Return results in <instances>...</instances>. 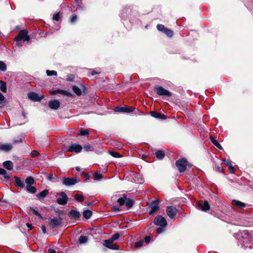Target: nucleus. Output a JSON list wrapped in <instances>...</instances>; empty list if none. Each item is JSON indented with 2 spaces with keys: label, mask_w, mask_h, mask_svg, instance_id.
Listing matches in <instances>:
<instances>
[{
  "label": "nucleus",
  "mask_w": 253,
  "mask_h": 253,
  "mask_svg": "<svg viewBox=\"0 0 253 253\" xmlns=\"http://www.w3.org/2000/svg\"><path fill=\"white\" fill-rule=\"evenodd\" d=\"M59 195L60 197L56 199V202L60 205H65L68 202V198L66 194L64 192H61L59 193Z\"/></svg>",
  "instance_id": "obj_10"
},
{
  "label": "nucleus",
  "mask_w": 253,
  "mask_h": 253,
  "mask_svg": "<svg viewBox=\"0 0 253 253\" xmlns=\"http://www.w3.org/2000/svg\"><path fill=\"white\" fill-rule=\"evenodd\" d=\"M32 157H37L40 155V153L37 151H33L31 153Z\"/></svg>",
  "instance_id": "obj_58"
},
{
  "label": "nucleus",
  "mask_w": 253,
  "mask_h": 253,
  "mask_svg": "<svg viewBox=\"0 0 253 253\" xmlns=\"http://www.w3.org/2000/svg\"><path fill=\"white\" fill-rule=\"evenodd\" d=\"M157 28L158 30L159 31L162 32L163 33H164L165 31L167 29L166 27H165L164 25L162 24H158L157 25Z\"/></svg>",
  "instance_id": "obj_51"
},
{
  "label": "nucleus",
  "mask_w": 253,
  "mask_h": 253,
  "mask_svg": "<svg viewBox=\"0 0 253 253\" xmlns=\"http://www.w3.org/2000/svg\"><path fill=\"white\" fill-rule=\"evenodd\" d=\"M143 244V241L140 240V241L135 243L134 247L135 248L140 247L142 246Z\"/></svg>",
  "instance_id": "obj_54"
},
{
  "label": "nucleus",
  "mask_w": 253,
  "mask_h": 253,
  "mask_svg": "<svg viewBox=\"0 0 253 253\" xmlns=\"http://www.w3.org/2000/svg\"><path fill=\"white\" fill-rule=\"evenodd\" d=\"M109 154L114 158H121L122 156L116 151H109Z\"/></svg>",
  "instance_id": "obj_46"
},
{
  "label": "nucleus",
  "mask_w": 253,
  "mask_h": 253,
  "mask_svg": "<svg viewBox=\"0 0 253 253\" xmlns=\"http://www.w3.org/2000/svg\"><path fill=\"white\" fill-rule=\"evenodd\" d=\"M92 214V212L89 210H85L83 212V216L86 219L91 217Z\"/></svg>",
  "instance_id": "obj_34"
},
{
  "label": "nucleus",
  "mask_w": 253,
  "mask_h": 253,
  "mask_svg": "<svg viewBox=\"0 0 253 253\" xmlns=\"http://www.w3.org/2000/svg\"><path fill=\"white\" fill-rule=\"evenodd\" d=\"M73 91L76 93V94L78 96H80L82 95V90L77 86L74 85L72 86Z\"/></svg>",
  "instance_id": "obj_35"
},
{
  "label": "nucleus",
  "mask_w": 253,
  "mask_h": 253,
  "mask_svg": "<svg viewBox=\"0 0 253 253\" xmlns=\"http://www.w3.org/2000/svg\"><path fill=\"white\" fill-rule=\"evenodd\" d=\"M75 199L79 202H82L84 201V197L83 195L76 194L74 196Z\"/></svg>",
  "instance_id": "obj_43"
},
{
  "label": "nucleus",
  "mask_w": 253,
  "mask_h": 253,
  "mask_svg": "<svg viewBox=\"0 0 253 253\" xmlns=\"http://www.w3.org/2000/svg\"><path fill=\"white\" fill-rule=\"evenodd\" d=\"M197 205L199 208L204 211H207L210 209V204L207 200L199 201L197 203Z\"/></svg>",
  "instance_id": "obj_13"
},
{
  "label": "nucleus",
  "mask_w": 253,
  "mask_h": 253,
  "mask_svg": "<svg viewBox=\"0 0 253 253\" xmlns=\"http://www.w3.org/2000/svg\"><path fill=\"white\" fill-rule=\"evenodd\" d=\"M112 211H114V212H118L120 211V208L119 207H117V206H113L112 208Z\"/></svg>",
  "instance_id": "obj_57"
},
{
  "label": "nucleus",
  "mask_w": 253,
  "mask_h": 253,
  "mask_svg": "<svg viewBox=\"0 0 253 253\" xmlns=\"http://www.w3.org/2000/svg\"><path fill=\"white\" fill-rule=\"evenodd\" d=\"M210 140L211 142L212 143V144L216 147L217 148H218L220 150H223V147L220 144V143L217 141V140L215 139V137L213 136H210Z\"/></svg>",
  "instance_id": "obj_26"
},
{
  "label": "nucleus",
  "mask_w": 253,
  "mask_h": 253,
  "mask_svg": "<svg viewBox=\"0 0 253 253\" xmlns=\"http://www.w3.org/2000/svg\"><path fill=\"white\" fill-rule=\"evenodd\" d=\"M135 108L132 106H118L116 107L114 110L116 112L120 113H131L134 111Z\"/></svg>",
  "instance_id": "obj_9"
},
{
  "label": "nucleus",
  "mask_w": 253,
  "mask_h": 253,
  "mask_svg": "<svg viewBox=\"0 0 253 253\" xmlns=\"http://www.w3.org/2000/svg\"><path fill=\"white\" fill-rule=\"evenodd\" d=\"M12 148V146L10 144H4L0 145V150L5 152L10 151Z\"/></svg>",
  "instance_id": "obj_24"
},
{
  "label": "nucleus",
  "mask_w": 253,
  "mask_h": 253,
  "mask_svg": "<svg viewBox=\"0 0 253 253\" xmlns=\"http://www.w3.org/2000/svg\"><path fill=\"white\" fill-rule=\"evenodd\" d=\"M83 148L85 151H92L94 149V148L88 143L84 145Z\"/></svg>",
  "instance_id": "obj_41"
},
{
  "label": "nucleus",
  "mask_w": 253,
  "mask_h": 253,
  "mask_svg": "<svg viewBox=\"0 0 253 253\" xmlns=\"http://www.w3.org/2000/svg\"><path fill=\"white\" fill-rule=\"evenodd\" d=\"M46 73L48 76H56L57 75V72L54 70L51 71V70H47L46 71Z\"/></svg>",
  "instance_id": "obj_48"
},
{
  "label": "nucleus",
  "mask_w": 253,
  "mask_h": 253,
  "mask_svg": "<svg viewBox=\"0 0 253 253\" xmlns=\"http://www.w3.org/2000/svg\"><path fill=\"white\" fill-rule=\"evenodd\" d=\"M26 226L28 228L29 230H31L33 228V225L29 223H26Z\"/></svg>",
  "instance_id": "obj_61"
},
{
  "label": "nucleus",
  "mask_w": 253,
  "mask_h": 253,
  "mask_svg": "<svg viewBox=\"0 0 253 253\" xmlns=\"http://www.w3.org/2000/svg\"><path fill=\"white\" fill-rule=\"evenodd\" d=\"M26 189L27 192L31 194H35L37 192V188L32 185H26Z\"/></svg>",
  "instance_id": "obj_29"
},
{
  "label": "nucleus",
  "mask_w": 253,
  "mask_h": 253,
  "mask_svg": "<svg viewBox=\"0 0 253 253\" xmlns=\"http://www.w3.org/2000/svg\"><path fill=\"white\" fill-rule=\"evenodd\" d=\"M0 175H3L5 179L7 181H9L12 175V173H8L4 169L0 168Z\"/></svg>",
  "instance_id": "obj_20"
},
{
  "label": "nucleus",
  "mask_w": 253,
  "mask_h": 253,
  "mask_svg": "<svg viewBox=\"0 0 253 253\" xmlns=\"http://www.w3.org/2000/svg\"><path fill=\"white\" fill-rule=\"evenodd\" d=\"M0 102L1 103H4L5 102V98L3 95L0 92Z\"/></svg>",
  "instance_id": "obj_56"
},
{
  "label": "nucleus",
  "mask_w": 253,
  "mask_h": 253,
  "mask_svg": "<svg viewBox=\"0 0 253 253\" xmlns=\"http://www.w3.org/2000/svg\"><path fill=\"white\" fill-rule=\"evenodd\" d=\"M154 91L159 96H163L168 97H170L172 96V93L171 92L164 88L161 85H155L154 87Z\"/></svg>",
  "instance_id": "obj_4"
},
{
  "label": "nucleus",
  "mask_w": 253,
  "mask_h": 253,
  "mask_svg": "<svg viewBox=\"0 0 253 253\" xmlns=\"http://www.w3.org/2000/svg\"><path fill=\"white\" fill-rule=\"evenodd\" d=\"M30 210L33 212V214L37 216L39 218L42 219L43 217L41 214L36 210L33 207H29Z\"/></svg>",
  "instance_id": "obj_40"
},
{
  "label": "nucleus",
  "mask_w": 253,
  "mask_h": 253,
  "mask_svg": "<svg viewBox=\"0 0 253 253\" xmlns=\"http://www.w3.org/2000/svg\"><path fill=\"white\" fill-rule=\"evenodd\" d=\"M49 193L48 190L47 189H44L42 192L39 193L37 195V197L39 199H42L45 197H46Z\"/></svg>",
  "instance_id": "obj_23"
},
{
  "label": "nucleus",
  "mask_w": 253,
  "mask_h": 253,
  "mask_svg": "<svg viewBox=\"0 0 253 253\" xmlns=\"http://www.w3.org/2000/svg\"><path fill=\"white\" fill-rule=\"evenodd\" d=\"M178 211V209L173 206H168L166 208V212L168 216L171 219H175V217L177 212Z\"/></svg>",
  "instance_id": "obj_8"
},
{
  "label": "nucleus",
  "mask_w": 253,
  "mask_h": 253,
  "mask_svg": "<svg viewBox=\"0 0 253 253\" xmlns=\"http://www.w3.org/2000/svg\"><path fill=\"white\" fill-rule=\"evenodd\" d=\"M246 4L248 9H252L253 8V0L248 1Z\"/></svg>",
  "instance_id": "obj_53"
},
{
  "label": "nucleus",
  "mask_w": 253,
  "mask_h": 253,
  "mask_svg": "<svg viewBox=\"0 0 253 253\" xmlns=\"http://www.w3.org/2000/svg\"><path fill=\"white\" fill-rule=\"evenodd\" d=\"M168 37L171 38L173 36V31L168 28L166 29L164 33Z\"/></svg>",
  "instance_id": "obj_42"
},
{
  "label": "nucleus",
  "mask_w": 253,
  "mask_h": 253,
  "mask_svg": "<svg viewBox=\"0 0 253 253\" xmlns=\"http://www.w3.org/2000/svg\"><path fill=\"white\" fill-rule=\"evenodd\" d=\"M155 155L158 159L162 160L165 156V153L164 151L160 150L157 151Z\"/></svg>",
  "instance_id": "obj_28"
},
{
  "label": "nucleus",
  "mask_w": 253,
  "mask_h": 253,
  "mask_svg": "<svg viewBox=\"0 0 253 253\" xmlns=\"http://www.w3.org/2000/svg\"><path fill=\"white\" fill-rule=\"evenodd\" d=\"M54 211L56 213L58 214V218H60V217H61V218L63 219V216L65 214V212L64 211L60 210L59 209H55L54 210Z\"/></svg>",
  "instance_id": "obj_45"
},
{
  "label": "nucleus",
  "mask_w": 253,
  "mask_h": 253,
  "mask_svg": "<svg viewBox=\"0 0 253 253\" xmlns=\"http://www.w3.org/2000/svg\"><path fill=\"white\" fill-rule=\"evenodd\" d=\"M83 93L84 95L88 93L87 89L84 87V86H83Z\"/></svg>",
  "instance_id": "obj_62"
},
{
  "label": "nucleus",
  "mask_w": 253,
  "mask_h": 253,
  "mask_svg": "<svg viewBox=\"0 0 253 253\" xmlns=\"http://www.w3.org/2000/svg\"><path fill=\"white\" fill-rule=\"evenodd\" d=\"M225 165L228 166V169L230 171L231 173H234L235 172V169L234 167L232 166L231 162L230 160H225L224 161Z\"/></svg>",
  "instance_id": "obj_27"
},
{
  "label": "nucleus",
  "mask_w": 253,
  "mask_h": 253,
  "mask_svg": "<svg viewBox=\"0 0 253 253\" xmlns=\"http://www.w3.org/2000/svg\"><path fill=\"white\" fill-rule=\"evenodd\" d=\"M240 234L243 239V245L245 248H253V237L251 236L248 230L241 231Z\"/></svg>",
  "instance_id": "obj_3"
},
{
  "label": "nucleus",
  "mask_w": 253,
  "mask_h": 253,
  "mask_svg": "<svg viewBox=\"0 0 253 253\" xmlns=\"http://www.w3.org/2000/svg\"><path fill=\"white\" fill-rule=\"evenodd\" d=\"M0 70L3 72L6 70V65L5 63L2 61H0Z\"/></svg>",
  "instance_id": "obj_50"
},
{
  "label": "nucleus",
  "mask_w": 253,
  "mask_h": 253,
  "mask_svg": "<svg viewBox=\"0 0 253 253\" xmlns=\"http://www.w3.org/2000/svg\"><path fill=\"white\" fill-rule=\"evenodd\" d=\"M41 228H42V233L43 234H45L46 233V227H45V226L44 225H42L41 226Z\"/></svg>",
  "instance_id": "obj_63"
},
{
  "label": "nucleus",
  "mask_w": 253,
  "mask_h": 253,
  "mask_svg": "<svg viewBox=\"0 0 253 253\" xmlns=\"http://www.w3.org/2000/svg\"><path fill=\"white\" fill-rule=\"evenodd\" d=\"M188 164V162L185 158L179 159L175 162V166L180 173L183 172L186 170Z\"/></svg>",
  "instance_id": "obj_5"
},
{
  "label": "nucleus",
  "mask_w": 253,
  "mask_h": 253,
  "mask_svg": "<svg viewBox=\"0 0 253 253\" xmlns=\"http://www.w3.org/2000/svg\"><path fill=\"white\" fill-rule=\"evenodd\" d=\"M94 177L95 180H100L103 178V175L101 173H99L97 172H95L94 173Z\"/></svg>",
  "instance_id": "obj_47"
},
{
  "label": "nucleus",
  "mask_w": 253,
  "mask_h": 253,
  "mask_svg": "<svg viewBox=\"0 0 253 253\" xmlns=\"http://www.w3.org/2000/svg\"><path fill=\"white\" fill-rule=\"evenodd\" d=\"M159 203L160 201L159 200H153L151 202L148 203L149 207L151 208V210L149 212V215H152L159 210Z\"/></svg>",
  "instance_id": "obj_7"
},
{
  "label": "nucleus",
  "mask_w": 253,
  "mask_h": 253,
  "mask_svg": "<svg viewBox=\"0 0 253 253\" xmlns=\"http://www.w3.org/2000/svg\"><path fill=\"white\" fill-rule=\"evenodd\" d=\"M28 98L32 101L35 102H40L44 98V95L40 96L37 93L34 92H30L28 94Z\"/></svg>",
  "instance_id": "obj_12"
},
{
  "label": "nucleus",
  "mask_w": 253,
  "mask_h": 253,
  "mask_svg": "<svg viewBox=\"0 0 253 253\" xmlns=\"http://www.w3.org/2000/svg\"><path fill=\"white\" fill-rule=\"evenodd\" d=\"M81 175L85 177L86 181H91V176L87 172L83 171L81 172Z\"/></svg>",
  "instance_id": "obj_44"
},
{
  "label": "nucleus",
  "mask_w": 253,
  "mask_h": 253,
  "mask_svg": "<svg viewBox=\"0 0 253 253\" xmlns=\"http://www.w3.org/2000/svg\"><path fill=\"white\" fill-rule=\"evenodd\" d=\"M150 114L151 116L156 119L164 120L167 119V116L164 114L160 113L156 111H150Z\"/></svg>",
  "instance_id": "obj_17"
},
{
  "label": "nucleus",
  "mask_w": 253,
  "mask_h": 253,
  "mask_svg": "<svg viewBox=\"0 0 253 253\" xmlns=\"http://www.w3.org/2000/svg\"><path fill=\"white\" fill-rule=\"evenodd\" d=\"M89 134V132L88 129L85 128H82L80 130V132L78 133L79 135H83V136H88Z\"/></svg>",
  "instance_id": "obj_39"
},
{
  "label": "nucleus",
  "mask_w": 253,
  "mask_h": 253,
  "mask_svg": "<svg viewBox=\"0 0 253 253\" xmlns=\"http://www.w3.org/2000/svg\"><path fill=\"white\" fill-rule=\"evenodd\" d=\"M68 215L69 217H71L73 219H78L79 218L81 214L79 211L75 210H71L68 213Z\"/></svg>",
  "instance_id": "obj_18"
},
{
  "label": "nucleus",
  "mask_w": 253,
  "mask_h": 253,
  "mask_svg": "<svg viewBox=\"0 0 253 253\" xmlns=\"http://www.w3.org/2000/svg\"><path fill=\"white\" fill-rule=\"evenodd\" d=\"M216 170L220 172H224V169L222 167L217 166Z\"/></svg>",
  "instance_id": "obj_59"
},
{
  "label": "nucleus",
  "mask_w": 253,
  "mask_h": 253,
  "mask_svg": "<svg viewBox=\"0 0 253 253\" xmlns=\"http://www.w3.org/2000/svg\"><path fill=\"white\" fill-rule=\"evenodd\" d=\"M63 218H57L54 217L53 218H49V225L51 226V228L53 229L56 227L62 224Z\"/></svg>",
  "instance_id": "obj_11"
},
{
  "label": "nucleus",
  "mask_w": 253,
  "mask_h": 253,
  "mask_svg": "<svg viewBox=\"0 0 253 253\" xmlns=\"http://www.w3.org/2000/svg\"><path fill=\"white\" fill-rule=\"evenodd\" d=\"M134 203L135 201L134 200L126 198V201L125 204L126 207L127 209H130L133 207V205L134 204Z\"/></svg>",
  "instance_id": "obj_31"
},
{
  "label": "nucleus",
  "mask_w": 253,
  "mask_h": 253,
  "mask_svg": "<svg viewBox=\"0 0 253 253\" xmlns=\"http://www.w3.org/2000/svg\"><path fill=\"white\" fill-rule=\"evenodd\" d=\"M48 253H56V251L54 249L49 248L48 250Z\"/></svg>",
  "instance_id": "obj_64"
},
{
  "label": "nucleus",
  "mask_w": 253,
  "mask_h": 253,
  "mask_svg": "<svg viewBox=\"0 0 253 253\" xmlns=\"http://www.w3.org/2000/svg\"><path fill=\"white\" fill-rule=\"evenodd\" d=\"M126 196L125 194H124L122 197L119 198L117 202L119 203L120 206H123L126 204Z\"/></svg>",
  "instance_id": "obj_37"
},
{
  "label": "nucleus",
  "mask_w": 253,
  "mask_h": 253,
  "mask_svg": "<svg viewBox=\"0 0 253 253\" xmlns=\"http://www.w3.org/2000/svg\"><path fill=\"white\" fill-rule=\"evenodd\" d=\"M3 167L8 170H11L13 169V164L11 161H6L2 163Z\"/></svg>",
  "instance_id": "obj_22"
},
{
  "label": "nucleus",
  "mask_w": 253,
  "mask_h": 253,
  "mask_svg": "<svg viewBox=\"0 0 253 253\" xmlns=\"http://www.w3.org/2000/svg\"><path fill=\"white\" fill-rule=\"evenodd\" d=\"M150 240H151V237L149 236H146L145 237H144V241L146 243H149L150 241Z\"/></svg>",
  "instance_id": "obj_60"
},
{
  "label": "nucleus",
  "mask_w": 253,
  "mask_h": 253,
  "mask_svg": "<svg viewBox=\"0 0 253 253\" xmlns=\"http://www.w3.org/2000/svg\"><path fill=\"white\" fill-rule=\"evenodd\" d=\"M80 181V178L77 177H64L62 184L66 186H72Z\"/></svg>",
  "instance_id": "obj_6"
},
{
  "label": "nucleus",
  "mask_w": 253,
  "mask_h": 253,
  "mask_svg": "<svg viewBox=\"0 0 253 253\" xmlns=\"http://www.w3.org/2000/svg\"><path fill=\"white\" fill-rule=\"evenodd\" d=\"M104 242H105V246L109 249H110L112 250H117L119 249V247L117 244H113V243L109 244L108 243L109 242H108L107 241H105V240Z\"/></svg>",
  "instance_id": "obj_25"
},
{
  "label": "nucleus",
  "mask_w": 253,
  "mask_h": 253,
  "mask_svg": "<svg viewBox=\"0 0 253 253\" xmlns=\"http://www.w3.org/2000/svg\"><path fill=\"white\" fill-rule=\"evenodd\" d=\"M25 183L26 184V185H33L36 184V182L34 178L32 176H28L25 179Z\"/></svg>",
  "instance_id": "obj_30"
},
{
  "label": "nucleus",
  "mask_w": 253,
  "mask_h": 253,
  "mask_svg": "<svg viewBox=\"0 0 253 253\" xmlns=\"http://www.w3.org/2000/svg\"><path fill=\"white\" fill-rule=\"evenodd\" d=\"M77 20V16L76 14H72L70 17V21L71 23H75Z\"/></svg>",
  "instance_id": "obj_52"
},
{
  "label": "nucleus",
  "mask_w": 253,
  "mask_h": 253,
  "mask_svg": "<svg viewBox=\"0 0 253 253\" xmlns=\"http://www.w3.org/2000/svg\"><path fill=\"white\" fill-rule=\"evenodd\" d=\"M88 237L85 236L81 235L79 237L78 241L80 244H83L86 243L88 241Z\"/></svg>",
  "instance_id": "obj_36"
},
{
  "label": "nucleus",
  "mask_w": 253,
  "mask_h": 253,
  "mask_svg": "<svg viewBox=\"0 0 253 253\" xmlns=\"http://www.w3.org/2000/svg\"><path fill=\"white\" fill-rule=\"evenodd\" d=\"M74 79H75V75L73 74H70L67 76V78L66 80L68 81L71 82V81H73Z\"/></svg>",
  "instance_id": "obj_55"
},
{
  "label": "nucleus",
  "mask_w": 253,
  "mask_h": 253,
  "mask_svg": "<svg viewBox=\"0 0 253 253\" xmlns=\"http://www.w3.org/2000/svg\"><path fill=\"white\" fill-rule=\"evenodd\" d=\"M120 237V234L118 233H116L113 235L112 237L108 240H106L109 244L113 243V241L117 240Z\"/></svg>",
  "instance_id": "obj_32"
},
{
  "label": "nucleus",
  "mask_w": 253,
  "mask_h": 253,
  "mask_svg": "<svg viewBox=\"0 0 253 253\" xmlns=\"http://www.w3.org/2000/svg\"><path fill=\"white\" fill-rule=\"evenodd\" d=\"M14 183H15V185L19 187V188H24L25 187V184L24 183L23 181H22L21 179L16 176H15L14 177Z\"/></svg>",
  "instance_id": "obj_19"
},
{
  "label": "nucleus",
  "mask_w": 253,
  "mask_h": 253,
  "mask_svg": "<svg viewBox=\"0 0 253 253\" xmlns=\"http://www.w3.org/2000/svg\"><path fill=\"white\" fill-rule=\"evenodd\" d=\"M28 34V32L26 29L20 31L18 35L14 38V41L16 42V45L19 46H22L23 45V42L29 41L30 37Z\"/></svg>",
  "instance_id": "obj_2"
},
{
  "label": "nucleus",
  "mask_w": 253,
  "mask_h": 253,
  "mask_svg": "<svg viewBox=\"0 0 253 253\" xmlns=\"http://www.w3.org/2000/svg\"><path fill=\"white\" fill-rule=\"evenodd\" d=\"M50 94L52 95H54L57 94V93H60L63 95H66L68 97H72L73 96L72 94L65 90H63L61 89H58L54 90H51L49 92Z\"/></svg>",
  "instance_id": "obj_15"
},
{
  "label": "nucleus",
  "mask_w": 253,
  "mask_h": 253,
  "mask_svg": "<svg viewBox=\"0 0 253 253\" xmlns=\"http://www.w3.org/2000/svg\"><path fill=\"white\" fill-rule=\"evenodd\" d=\"M48 105L51 109L57 110L59 108L60 103L58 100L52 99L48 102Z\"/></svg>",
  "instance_id": "obj_16"
},
{
  "label": "nucleus",
  "mask_w": 253,
  "mask_h": 253,
  "mask_svg": "<svg viewBox=\"0 0 253 253\" xmlns=\"http://www.w3.org/2000/svg\"><path fill=\"white\" fill-rule=\"evenodd\" d=\"M45 175L46 179L50 181H52L53 179H57V176H53L52 174H50L48 173H45Z\"/></svg>",
  "instance_id": "obj_49"
},
{
  "label": "nucleus",
  "mask_w": 253,
  "mask_h": 253,
  "mask_svg": "<svg viewBox=\"0 0 253 253\" xmlns=\"http://www.w3.org/2000/svg\"><path fill=\"white\" fill-rule=\"evenodd\" d=\"M232 204L234 206L237 207L242 209L246 207L245 203L237 200H233L232 201Z\"/></svg>",
  "instance_id": "obj_21"
},
{
  "label": "nucleus",
  "mask_w": 253,
  "mask_h": 253,
  "mask_svg": "<svg viewBox=\"0 0 253 253\" xmlns=\"http://www.w3.org/2000/svg\"><path fill=\"white\" fill-rule=\"evenodd\" d=\"M83 149V147L78 144H71L68 148L67 151L70 152H80Z\"/></svg>",
  "instance_id": "obj_14"
},
{
  "label": "nucleus",
  "mask_w": 253,
  "mask_h": 253,
  "mask_svg": "<svg viewBox=\"0 0 253 253\" xmlns=\"http://www.w3.org/2000/svg\"><path fill=\"white\" fill-rule=\"evenodd\" d=\"M61 15L62 13L60 11L57 12V13L53 14L52 19L56 21H59L61 20Z\"/></svg>",
  "instance_id": "obj_38"
},
{
  "label": "nucleus",
  "mask_w": 253,
  "mask_h": 253,
  "mask_svg": "<svg viewBox=\"0 0 253 253\" xmlns=\"http://www.w3.org/2000/svg\"><path fill=\"white\" fill-rule=\"evenodd\" d=\"M153 223L155 225L160 226L157 229V233L158 234L163 233L165 230V228L168 225L165 218L161 215H157L155 217Z\"/></svg>",
  "instance_id": "obj_1"
},
{
  "label": "nucleus",
  "mask_w": 253,
  "mask_h": 253,
  "mask_svg": "<svg viewBox=\"0 0 253 253\" xmlns=\"http://www.w3.org/2000/svg\"><path fill=\"white\" fill-rule=\"evenodd\" d=\"M0 89L2 92H6L7 86L6 83L5 82L2 80L0 81Z\"/></svg>",
  "instance_id": "obj_33"
}]
</instances>
